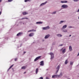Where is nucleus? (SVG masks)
<instances>
[{
	"label": "nucleus",
	"mask_w": 79,
	"mask_h": 79,
	"mask_svg": "<svg viewBox=\"0 0 79 79\" xmlns=\"http://www.w3.org/2000/svg\"><path fill=\"white\" fill-rule=\"evenodd\" d=\"M50 54L51 56V59L52 60V59H53V58H54V54L52 52H50Z\"/></svg>",
	"instance_id": "obj_1"
},
{
	"label": "nucleus",
	"mask_w": 79,
	"mask_h": 79,
	"mask_svg": "<svg viewBox=\"0 0 79 79\" xmlns=\"http://www.w3.org/2000/svg\"><path fill=\"white\" fill-rule=\"evenodd\" d=\"M68 63V60H67L65 62V64H67Z\"/></svg>",
	"instance_id": "obj_23"
},
{
	"label": "nucleus",
	"mask_w": 79,
	"mask_h": 79,
	"mask_svg": "<svg viewBox=\"0 0 79 79\" xmlns=\"http://www.w3.org/2000/svg\"><path fill=\"white\" fill-rule=\"evenodd\" d=\"M35 31H36V30L32 29L31 30L28 31V32H35Z\"/></svg>",
	"instance_id": "obj_7"
},
{
	"label": "nucleus",
	"mask_w": 79,
	"mask_h": 79,
	"mask_svg": "<svg viewBox=\"0 0 79 79\" xmlns=\"http://www.w3.org/2000/svg\"><path fill=\"white\" fill-rule=\"evenodd\" d=\"M40 56H38L37 57H36L35 60H34V61H37L39 59H40Z\"/></svg>",
	"instance_id": "obj_5"
},
{
	"label": "nucleus",
	"mask_w": 79,
	"mask_h": 79,
	"mask_svg": "<svg viewBox=\"0 0 79 79\" xmlns=\"http://www.w3.org/2000/svg\"><path fill=\"white\" fill-rule=\"evenodd\" d=\"M59 76V77H61V76H62V73H60Z\"/></svg>",
	"instance_id": "obj_26"
},
{
	"label": "nucleus",
	"mask_w": 79,
	"mask_h": 79,
	"mask_svg": "<svg viewBox=\"0 0 79 79\" xmlns=\"http://www.w3.org/2000/svg\"><path fill=\"white\" fill-rule=\"evenodd\" d=\"M2 0H0V2H1Z\"/></svg>",
	"instance_id": "obj_43"
},
{
	"label": "nucleus",
	"mask_w": 79,
	"mask_h": 79,
	"mask_svg": "<svg viewBox=\"0 0 79 79\" xmlns=\"http://www.w3.org/2000/svg\"><path fill=\"white\" fill-rule=\"evenodd\" d=\"M64 32H67V30H65L64 31Z\"/></svg>",
	"instance_id": "obj_30"
},
{
	"label": "nucleus",
	"mask_w": 79,
	"mask_h": 79,
	"mask_svg": "<svg viewBox=\"0 0 79 79\" xmlns=\"http://www.w3.org/2000/svg\"><path fill=\"white\" fill-rule=\"evenodd\" d=\"M23 15H27V14H28V13L27 12H23Z\"/></svg>",
	"instance_id": "obj_10"
},
{
	"label": "nucleus",
	"mask_w": 79,
	"mask_h": 79,
	"mask_svg": "<svg viewBox=\"0 0 79 79\" xmlns=\"http://www.w3.org/2000/svg\"><path fill=\"white\" fill-rule=\"evenodd\" d=\"M50 29V27L49 26L43 27V30H47V29Z\"/></svg>",
	"instance_id": "obj_4"
},
{
	"label": "nucleus",
	"mask_w": 79,
	"mask_h": 79,
	"mask_svg": "<svg viewBox=\"0 0 79 79\" xmlns=\"http://www.w3.org/2000/svg\"><path fill=\"white\" fill-rule=\"evenodd\" d=\"M47 2H45L42 3L41 5L40 6H42V5H45L47 3Z\"/></svg>",
	"instance_id": "obj_16"
},
{
	"label": "nucleus",
	"mask_w": 79,
	"mask_h": 79,
	"mask_svg": "<svg viewBox=\"0 0 79 79\" xmlns=\"http://www.w3.org/2000/svg\"><path fill=\"white\" fill-rule=\"evenodd\" d=\"M8 2H12V1H13V0H8Z\"/></svg>",
	"instance_id": "obj_28"
},
{
	"label": "nucleus",
	"mask_w": 79,
	"mask_h": 79,
	"mask_svg": "<svg viewBox=\"0 0 79 79\" xmlns=\"http://www.w3.org/2000/svg\"><path fill=\"white\" fill-rule=\"evenodd\" d=\"M62 45H63V44H61L59 46L61 47Z\"/></svg>",
	"instance_id": "obj_36"
},
{
	"label": "nucleus",
	"mask_w": 79,
	"mask_h": 79,
	"mask_svg": "<svg viewBox=\"0 0 79 79\" xmlns=\"http://www.w3.org/2000/svg\"><path fill=\"white\" fill-rule=\"evenodd\" d=\"M66 52V49H64L62 50V53H65Z\"/></svg>",
	"instance_id": "obj_21"
},
{
	"label": "nucleus",
	"mask_w": 79,
	"mask_h": 79,
	"mask_svg": "<svg viewBox=\"0 0 79 79\" xmlns=\"http://www.w3.org/2000/svg\"><path fill=\"white\" fill-rule=\"evenodd\" d=\"M70 64L71 65L73 64V62H70Z\"/></svg>",
	"instance_id": "obj_25"
},
{
	"label": "nucleus",
	"mask_w": 79,
	"mask_h": 79,
	"mask_svg": "<svg viewBox=\"0 0 79 79\" xmlns=\"http://www.w3.org/2000/svg\"><path fill=\"white\" fill-rule=\"evenodd\" d=\"M34 35V33H31L30 34H29V37H32Z\"/></svg>",
	"instance_id": "obj_8"
},
{
	"label": "nucleus",
	"mask_w": 79,
	"mask_h": 79,
	"mask_svg": "<svg viewBox=\"0 0 79 79\" xmlns=\"http://www.w3.org/2000/svg\"><path fill=\"white\" fill-rule=\"evenodd\" d=\"M23 34V33L22 32H19V33L17 34V36H19V35H21Z\"/></svg>",
	"instance_id": "obj_13"
},
{
	"label": "nucleus",
	"mask_w": 79,
	"mask_h": 79,
	"mask_svg": "<svg viewBox=\"0 0 79 79\" xmlns=\"http://www.w3.org/2000/svg\"><path fill=\"white\" fill-rule=\"evenodd\" d=\"M77 12H79V9L77 11Z\"/></svg>",
	"instance_id": "obj_41"
},
{
	"label": "nucleus",
	"mask_w": 79,
	"mask_h": 79,
	"mask_svg": "<svg viewBox=\"0 0 79 79\" xmlns=\"http://www.w3.org/2000/svg\"><path fill=\"white\" fill-rule=\"evenodd\" d=\"M38 71H39V68L36 69V72H35V73L36 74H37Z\"/></svg>",
	"instance_id": "obj_17"
},
{
	"label": "nucleus",
	"mask_w": 79,
	"mask_h": 79,
	"mask_svg": "<svg viewBox=\"0 0 79 79\" xmlns=\"http://www.w3.org/2000/svg\"><path fill=\"white\" fill-rule=\"evenodd\" d=\"M69 28H71V27H71V26H69Z\"/></svg>",
	"instance_id": "obj_35"
},
{
	"label": "nucleus",
	"mask_w": 79,
	"mask_h": 79,
	"mask_svg": "<svg viewBox=\"0 0 79 79\" xmlns=\"http://www.w3.org/2000/svg\"><path fill=\"white\" fill-rule=\"evenodd\" d=\"M50 37V35H48L45 36V39H47L48 38V37Z\"/></svg>",
	"instance_id": "obj_9"
},
{
	"label": "nucleus",
	"mask_w": 79,
	"mask_h": 79,
	"mask_svg": "<svg viewBox=\"0 0 79 79\" xmlns=\"http://www.w3.org/2000/svg\"><path fill=\"white\" fill-rule=\"evenodd\" d=\"M68 79H70V78H68Z\"/></svg>",
	"instance_id": "obj_46"
},
{
	"label": "nucleus",
	"mask_w": 79,
	"mask_h": 79,
	"mask_svg": "<svg viewBox=\"0 0 79 79\" xmlns=\"http://www.w3.org/2000/svg\"><path fill=\"white\" fill-rule=\"evenodd\" d=\"M71 35H69V37H71Z\"/></svg>",
	"instance_id": "obj_44"
},
{
	"label": "nucleus",
	"mask_w": 79,
	"mask_h": 79,
	"mask_svg": "<svg viewBox=\"0 0 79 79\" xmlns=\"http://www.w3.org/2000/svg\"><path fill=\"white\" fill-rule=\"evenodd\" d=\"M57 35L58 36V37H61L62 36V35H61V34H58Z\"/></svg>",
	"instance_id": "obj_22"
},
{
	"label": "nucleus",
	"mask_w": 79,
	"mask_h": 79,
	"mask_svg": "<svg viewBox=\"0 0 79 79\" xmlns=\"http://www.w3.org/2000/svg\"><path fill=\"white\" fill-rule=\"evenodd\" d=\"M25 19V18H23L21 19Z\"/></svg>",
	"instance_id": "obj_37"
},
{
	"label": "nucleus",
	"mask_w": 79,
	"mask_h": 79,
	"mask_svg": "<svg viewBox=\"0 0 79 79\" xmlns=\"http://www.w3.org/2000/svg\"><path fill=\"white\" fill-rule=\"evenodd\" d=\"M30 1V0H25L24 2H29Z\"/></svg>",
	"instance_id": "obj_27"
},
{
	"label": "nucleus",
	"mask_w": 79,
	"mask_h": 79,
	"mask_svg": "<svg viewBox=\"0 0 79 79\" xmlns=\"http://www.w3.org/2000/svg\"><path fill=\"white\" fill-rule=\"evenodd\" d=\"M42 22H38L36 23V24H42Z\"/></svg>",
	"instance_id": "obj_18"
},
{
	"label": "nucleus",
	"mask_w": 79,
	"mask_h": 79,
	"mask_svg": "<svg viewBox=\"0 0 79 79\" xmlns=\"http://www.w3.org/2000/svg\"><path fill=\"white\" fill-rule=\"evenodd\" d=\"M23 24H24V23H23Z\"/></svg>",
	"instance_id": "obj_47"
},
{
	"label": "nucleus",
	"mask_w": 79,
	"mask_h": 79,
	"mask_svg": "<svg viewBox=\"0 0 79 79\" xmlns=\"http://www.w3.org/2000/svg\"><path fill=\"white\" fill-rule=\"evenodd\" d=\"M66 27H67V25H64L63 26V29H65V28H66Z\"/></svg>",
	"instance_id": "obj_20"
},
{
	"label": "nucleus",
	"mask_w": 79,
	"mask_h": 79,
	"mask_svg": "<svg viewBox=\"0 0 79 79\" xmlns=\"http://www.w3.org/2000/svg\"><path fill=\"white\" fill-rule=\"evenodd\" d=\"M26 66H23L22 67L21 69H26Z\"/></svg>",
	"instance_id": "obj_19"
},
{
	"label": "nucleus",
	"mask_w": 79,
	"mask_h": 79,
	"mask_svg": "<svg viewBox=\"0 0 79 79\" xmlns=\"http://www.w3.org/2000/svg\"><path fill=\"white\" fill-rule=\"evenodd\" d=\"M69 50L70 51H72L73 49H72V47L71 46H69Z\"/></svg>",
	"instance_id": "obj_11"
},
{
	"label": "nucleus",
	"mask_w": 79,
	"mask_h": 79,
	"mask_svg": "<svg viewBox=\"0 0 79 79\" xmlns=\"http://www.w3.org/2000/svg\"><path fill=\"white\" fill-rule=\"evenodd\" d=\"M1 14H2V11H0V15H1Z\"/></svg>",
	"instance_id": "obj_38"
},
{
	"label": "nucleus",
	"mask_w": 79,
	"mask_h": 79,
	"mask_svg": "<svg viewBox=\"0 0 79 79\" xmlns=\"http://www.w3.org/2000/svg\"><path fill=\"white\" fill-rule=\"evenodd\" d=\"M73 1H74V2H78L79 1V0H73Z\"/></svg>",
	"instance_id": "obj_31"
},
{
	"label": "nucleus",
	"mask_w": 79,
	"mask_h": 79,
	"mask_svg": "<svg viewBox=\"0 0 79 79\" xmlns=\"http://www.w3.org/2000/svg\"><path fill=\"white\" fill-rule=\"evenodd\" d=\"M63 48H62L61 50H60V51H61V50H63Z\"/></svg>",
	"instance_id": "obj_40"
},
{
	"label": "nucleus",
	"mask_w": 79,
	"mask_h": 79,
	"mask_svg": "<svg viewBox=\"0 0 79 79\" xmlns=\"http://www.w3.org/2000/svg\"><path fill=\"white\" fill-rule=\"evenodd\" d=\"M25 53H26V52H23V54H25Z\"/></svg>",
	"instance_id": "obj_39"
},
{
	"label": "nucleus",
	"mask_w": 79,
	"mask_h": 79,
	"mask_svg": "<svg viewBox=\"0 0 79 79\" xmlns=\"http://www.w3.org/2000/svg\"><path fill=\"white\" fill-rule=\"evenodd\" d=\"M62 7L66 9L67 8H68V6L67 5L64 4L62 6Z\"/></svg>",
	"instance_id": "obj_2"
},
{
	"label": "nucleus",
	"mask_w": 79,
	"mask_h": 79,
	"mask_svg": "<svg viewBox=\"0 0 79 79\" xmlns=\"http://www.w3.org/2000/svg\"><path fill=\"white\" fill-rule=\"evenodd\" d=\"M14 64H13L12 65H11L10 67L8 69V71H9V70L11 69V68H12V67H13V66Z\"/></svg>",
	"instance_id": "obj_14"
},
{
	"label": "nucleus",
	"mask_w": 79,
	"mask_h": 79,
	"mask_svg": "<svg viewBox=\"0 0 79 79\" xmlns=\"http://www.w3.org/2000/svg\"><path fill=\"white\" fill-rule=\"evenodd\" d=\"M56 77H57V75L52 76V77L53 78H56Z\"/></svg>",
	"instance_id": "obj_12"
},
{
	"label": "nucleus",
	"mask_w": 79,
	"mask_h": 79,
	"mask_svg": "<svg viewBox=\"0 0 79 79\" xmlns=\"http://www.w3.org/2000/svg\"><path fill=\"white\" fill-rule=\"evenodd\" d=\"M60 65H58L57 66V68L56 69H57V71L56 72V74H57V73H58V71H59V70L60 69Z\"/></svg>",
	"instance_id": "obj_3"
},
{
	"label": "nucleus",
	"mask_w": 79,
	"mask_h": 79,
	"mask_svg": "<svg viewBox=\"0 0 79 79\" xmlns=\"http://www.w3.org/2000/svg\"><path fill=\"white\" fill-rule=\"evenodd\" d=\"M56 11L52 13V15H55V14H56Z\"/></svg>",
	"instance_id": "obj_29"
},
{
	"label": "nucleus",
	"mask_w": 79,
	"mask_h": 79,
	"mask_svg": "<svg viewBox=\"0 0 79 79\" xmlns=\"http://www.w3.org/2000/svg\"><path fill=\"white\" fill-rule=\"evenodd\" d=\"M61 3H67L68 2V1H61Z\"/></svg>",
	"instance_id": "obj_15"
},
{
	"label": "nucleus",
	"mask_w": 79,
	"mask_h": 79,
	"mask_svg": "<svg viewBox=\"0 0 79 79\" xmlns=\"http://www.w3.org/2000/svg\"><path fill=\"white\" fill-rule=\"evenodd\" d=\"M18 60V59L17 58H16L15 59V61H16Z\"/></svg>",
	"instance_id": "obj_32"
},
{
	"label": "nucleus",
	"mask_w": 79,
	"mask_h": 79,
	"mask_svg": "<svg viewBox=\"0 0 79 79\" xmlns=\"http://www.w3.org/2000/svg\"><path fill=\"white\" fill-rule=\"evenodd\" d=\"M40 79H43V77H41L40 78Z\"/></svg>",
	"instance_id": "obj_33"
},
{
	"label": "nucleus",
	"mask_w": 79,
	"mask_h": 79,
	"mask_svg": "<svg viewBox=\"0 0 79 79\" xmlns=\"http://www.w3.org/2000/svg\"><path fill=\"white\" fill-rule=\"evenodd\" d=\"M44 61H42L40 62V65L41 66H43V65H44Z\"/></svg>",
	"instance_id": "obj_6"
},
{
	"label": "nucleus",
	"mask_w": 79,
	"mask_h": 79,
	"mask_svg": "<svg viewBox=\"0 0 79 79\" xmlns=\"http://www.w3.org/2000/svg\"><path fill=\"white\" fill-rule=\"evenodd\" d=\"M25 19H28V18H25Z\"/></svg>",
	"instance_id": "obj_34"
},
{
	"label": "nucleus",
	"mask_w": 79,
	"mask_h": 79,
	"mask_svg": "<svg viewBox=\"0 0 79 79\" xmlns=\"http://www.w3.org/2000/svg\"><path fill=\"white\" fill-rule=\"evenodd\" d=\"M79 56V52L78 53L77 56Z\"/></svg>",
	"instance_id": "obj_42"
},
{
	"label": "nucleus",
	"mask_w": 79,
	"mask_h": 79,
	"mask_svg": "<svg viewBox=\"0 0 79 79\" xmlns=\"http://www.w3.org/2000/svg\"><path fill=\"white\" fill-rule=\"evenodd\" d=\"M26 73V72H25L24 73V74H25V73Z\"/></svg>",
	"instance_id": "obj_45"
},
{
	"label": "nucleus",
	"mask_w": 79,
	"mask_h": 79,
	"mask_svg": "<svg viewBox=\"0 0 79 79\" xmlns=\"http://www.w3.org/2000/svg\"><path fill=\"white\" fill-rule=\"evenodd\" d=\"M64 22V21H61L60 22L59 24H61V23H63Z\"/></svg>",
	"instance_id": "obj_24"
}]
</instances>
